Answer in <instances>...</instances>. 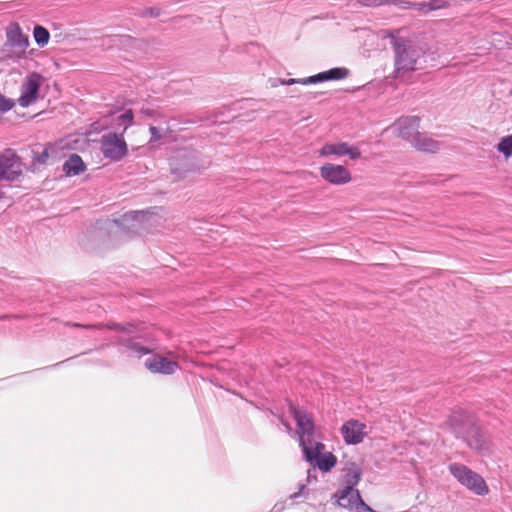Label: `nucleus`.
Masks as SVG:
<instances>
[{"mask_svg": "<svg viewBox=\"0 0 512 512\" xmlns=\"http://www.w3.org/2000/svg\"><path fill=\"white\" fill-rule=\"evenodd\" d=\"M167 130H168V127L164 131V129H162V128L150 125V127H149V131L151 133L150 142H157V141L161 140L166 135Z\"/></svg>", "mask_w": 512, "mask_h": 512, "instance_id": "obj_27", "label": "nucleus"}, {"mask_svg": "<svg viewBox=\"0 0 512 512\" xmlns=\"http://www.w3.org/2000/svg\"><path fill=\"white\" fill-rule=\"evenodd\" d=\"M15 105L14 100L5 97L0 94V116L8 111H10Z\"/></svg>", "mask_w": 512, "mask_h": 512, "instance_id": "obj_28", "label": "nucleus"}, {"mask_svg": "<svg viewBox=\"0 0 512 512\" xmlns=\"http://www.w3.org/2000/svg\"><path fill=\"white\" fill-rule=\"evenodd\" d=\"M337 502L339 506L349 510H357L363 508L367 511H372L362 500L360 493L357 489H344L342 488L336 493Z\"/></svg>", "mask_w": 512, "mask_h": 512, "instance_id": "obj_16", "label": "nucleus"}, {"mask_svg": "<svg viewBox=\"0 0 512 512\" xmlns=\"http://www.w3.org/2000/svg\"><path fill=\"white\" fill-rule=\"evenodd\" d=\"M134 123V114L131 109L124 110L121 114L113 117L112 126L114 132L121 133L124 136L126 130Z\"/></svg>", "mask_w": 512, "mask_h": 512, "instance_id": "obj_22", "label": "nucleus"}, {"mask_svg": "<svg viewBox=\"0 0 512 512\" xmlns=\"http://www.w3.org/2000/svg\"><path fill=\"white\" fill-rule=\"evenodd\" d=\"M319 153L321 156L348 155L352 160H356L361 156V152L358 147L350 146L346 142L327 143L320 149Z\"/></svg>", "mask_w": 512, "mask_h": 512, "instance_id": "obj_17", "label": "nucleus"}, {"mask_svg": "<svg viewBox=\"0 0 512 512\" xmlns=\"http://www.w3.org/2000/svg\"><path fill=\"white\" fill-rule=\"evenodd\" d=\"M6 35L8 45L16 49L14 52L16 56L19 58L24 56L29 46V38L27 35L23 34L19 24H10L7 28Z\"/></svg>", "mask_w": 512, "mask_h": 512, "instance_id": "obj_15", "label": "nucleus"}, {"mask_svg": "<svg viewBox=\"0 0 512 512\" xmlns=\"http://www.w3.org/2000/svg\"><path fill=\"white\" fill-rule=\"evenodd\" d=\"M21 172V162L15 153L7 151L0 155V180L13 181Z\"/></svg>", "mask_w": 512, "mask_h": 512, "instance_id": "obj_13", "label": "nucleus"}, {"mask_svg": "<svg viewBox=\"0 0 512 512\" xmlns=\"http://www.w3.org/2000/svg\"><path fill=\"white\" fill-rule=\"evenodd\" d=\"M107 328L117 332L115 344L121 348L123 353H127L129 356L141 357L151 352L150 348L145 347L136 339L135 327L132 324L109 323Z\"/></svg>", "mask_w": 512, "mask_h": 512, "instance_id": "obj_3", "label": "nucleus"}, {"mask_svg": "<svg viewBox=\"0 0 512 512\" xmlns=\"http://www.w3.org/2000/svg\"><path fill=\"white\" fill-rule=\"evenodd\" d=\"M306 488V485L305 484H300L299 485V490L293 494L290 495V499H297L299 498L300 496H302L304 494V490Z\"/></svg>", "mask_w": 512, "mask_h": 512, "instance_id": "obj_31", "label": "nucleus"}, {"mask_svg": "<svg viewBox=\"0 0 512 512\" xmlns=\"http://www.w3.org/2000/svg\"><path fill=\"white\" fill-rule=\"evenodd\" d=\"M294 419L297 424V432L299 434V443L306 460H311L315 454L312 446L318 443L314 438V423L309 414L303 410L291 408Z\"/></svg>", "mask_w": 512, "mask_h": 512, "instance_id": "obj_4", "label": "nucleus"}, {"mask_svg": "<svg viewBox=\"0 0 512 512\" xmlns=\"http://www.w3.org/2000/svg\"><path fill=\"white\" fill-rule=\"evenodd\" d=\"M391 44L394 51V73L396 78H402L406 74L422 69L426 62L425 49L420 44L391 35Z\"/></svg>", "mask_w": 512, "mask_h": 512, "instance_id": "obj_1", "label": "nucleus"}, {"mask_svg": "<svg viewBox=\"0 0 512 512\" xmlns=\"http://www.w3.org/2000/svg\"><path fill=\"white\" fill-rule=\"evenodd\" d=\"M147 12L152 17H157L159 15V9L156 8H150Z\"/></svg>", "mask_w": 512, "mask_h": 512, "instance_id": "obj_32", "label": "nucleus"}, {"mask_svg": "<svg viewBox=\"0 0 512 512\" xmlns=\"http://www.w3.org/2000/svg\"><path fill=\"white\" fill-rule=\"evenodd\" d=\"M411 145L419 151L428 152V153H436L440 150L442 144L430 137L425 133H418L414 140H412Z\"/></svg>", "mask_w": 512, "mask_h": 512, "instance_id": "obj_20", "label": "nucleus"}, {"mask_svg": "<svg viewBox=\"0 0 512 512\" xmlns=\"http://www.w3.org/2000/svg\"><path fill=\"white\" fill-rule=\"evenodd\" d=\"M101 151L105 158L120 161L127 152L128 147L121 133L109 132L101 138Z\"/></svg>", "mask_w": 512, "mask_h": 512, "instance_id": "obj_8", "label": "nucleus"}, {"mask_svg": "<svg viewBox=\"0 0 512 512\" xmlns=\"http://www.w3.org/2000/svg\"><path fill=\"white\" fill-rule=\"evenodd\" d=\"M85 168L83 160L77 154H72L63 165V170L68 176L79 175Z\"/></svg>", "mask_w": 512, "mask_h": 512, "instance_id": "obj_23", "label": "nucleus"}, {"mask_svg": "<svg viewBox=\"0 0 512 512\" xmlns=\"http://www.w3.org/2000/svg\"><path fill=\"white\" fill-rule=\"evenodd\" d=\"M349 75V70L344 67H336L332 68L330 70L320 72L316 75L309 76L307 78H301V79H275L272 83V86H277L278 84L281 85H292V84H316L319 82L324 81H332V80H342L345 79Z\"/></svg>", "mask_w": 512, "mask_h": 512, "instance_id": "obj_7", "label": "nucleus"}, {"mask_svg": "<svg viewBox=\"0 0 512 512\" xmlns=\"http://www.w3.org/2000/svg\"><path fill=\"white\" fill-rule=\"evenodd\" d=\"M43 81L44 78L36 72L26 76L21 85V94L18 98V103L21 107H28L36 102Z\"/></svg>", "mask_w": 512, "mask_h": 512, "instance_id": "obj_10", "label": "nucleus"}, {"mask_svg": "<svg viewBox=\"0 0 512 512\" xmlns=\"http://www.w3.org/2000/svg\"><path fill=\"white\" fill-rule=\"evenodd\" d=\"M362 469L355 463L349 464L344 469L342 484L344 489H356L355 487L361 480Z\"/></svg>", "mask_w": 512, "mask_h": 512, "instance_id": "obj_21", "label": "nucleus"}, {"mask_svg": "<svg viewBox=\"0 0 512 512\" xmlns=\"http://www.w3.org/2000/svg\"><path fill=\"white\" fill-rule=\"evenodd\" d=\"M497 150L502 153L505 158L512 156V134L503 137L496 146Z\"/></svg>", "mask_w": 512, "mask_h": 512, "instance_id": "obj_26", "label": "nucleus"}, {"mask_svg": "<svg viewBox=\"0 0 512 512\" xmlns=\"http://www.w3.org/2000/svg\"><path fill=\"white\" fill-rule=\"evenodd\" d=\"M171 172L179 178H185L188 173L200 171L201 165L193 153L179 152L170 162Z\"/></svg>", "mask_w": 512, "mask_h": 512, "instance_id": "obj_9", "label": "nucleus"}, {"mask_svg": "<svg viewBox=\"0 0 512 512\" xmlns=\"http://www.w3.org/2000/svg\"><path fill=\"white\" fill-rule=\"evenodd\" d=\"M360 5L365 7H379L384 5H394L402 10L415 9L422 14L430 11L447 7L446 0H429L423 2H411L408 0H356Z\"/></svg>", "mask_w": 512, "mask_h": 512, "instance_id": "obj_5", "label": "nucleus"}, {"mask_svg": "<svg viewBox=\"0 0 512 512\" xmlns=\"http://www.w3.org/2000/svg\"><path fill=\"white\" fill-rule=\"evenodd\" d=\"M35 42L40 46L44 47L47 45L50 34L49 31L41 25H36L33 31Z\"/></svg>", "mask_w": 512, "mask_h": 512, "instance_id": "obj_25", "label": "nucleus"}, {"mask_svg": "<svg viewBox=\"0 0 512 512\" xmlns=\"http://www.w3.org/2000/svg\"><path fill=\"white\" fill-rule=\"evenodd\" d=\"M420 118L418 116H405L399 118L391 126L393 133L405 139L410 144L415 139L416 134L419 133Z\"/></svg>", "mask_w": 512, "mask_h": 512, "instance_id": "obj_11", "label": "nucleus"}, {"mask_svg": "<svg viewBox=\"0 0 512 512\" xmlns=\"http://www.w3.org/2000/svg\"><path fill=\"white\" fill-rule=\"evenodd\" d=\"M449 424L456 436L463 438L470 448L478 451L486 449L485 436L469 414L462 410L455 411L449 419Z\"/></svg>", "mask_w": 512, "mask_h": 512, "instance_id": "obj_2", "label": "nucleus"}, {"mask_svg": "<svg viewBox=\"0 0 512 512\" xmlns=\"http://www.w3.org/2000/svg\"><path fill=\"white\" fill-rule=\"evenodd\" d=\"M345 443L356 445L363 441L368 434L367 425L356 419L346 421L341 427Z\"/></svg>", "mask_w": 512, "mask_h": 512, "instance_id": "obj_12", "label": "nucleus"}, {"mask_svg": "<svg viewBox=\"0 0 512 512\" xmlns=\"http://www.w3.org/2000/svg\"><path fill=\"white\" fill-rule=\"evenodd\" d=\"M324 449V444L315 443L312 446V451H315L314 456L311 460H307L310 463H315V465L323 472L330 471L337 463V458L332 453L321 454V451Z\"/></svg>", "mask_w": 512, "mask_h": 512, "instance_id": "obj_19", "label": "nucleus"}, {"mask_svg": "<svg viewBox=\"0 0 512 512\" xmlns=\"http://www.w3.org/2000/svg\"><path fill=\"white\" fill-rule=\"evenodd\" d=\"M141 113L150 118H156L159 116V112L151 108H142Z\"/></svg>", "mask_w": 512, "mask_h": 512, "instance_id": "obj_30", "label": "nucleus"}, {"mask_svg": "<svg viewBox=\"0 0 512 512\" xmlns=\"http://www.w3.org/2000/svg\"><path fill=\"white\" fill-rule=\"evenodd\" d=\"M147 212L145 211H130L125 213L121 219L122 224L132 223V227L140 228L143 226L146 219Z\"/></svg>", "mask_w": 512, "mask_h": 512, "instance_id": "obj_24", "label": "nucleus"}, {"mask_svg": "<svg viewBox=\"0 0 512 512\" xmlns=\"http://www.w3.org/2000/svg\"><path fill=\"white\" fill-rule=\"evenodd\" d=\"M49 158V148L46 147L41 153H38L35 157L36 161L40 164L47 163Z\"/></svg>", "mask_w": 512, "mask_h": 512, "instance_id": "obj_29", "label": "nucleus"}, {"mask_svg": "<svg viewBox=\"0 0 512 512\" xmlns=\"http://www.w3.org/2000/svg\"><path fill=\"white\" fill-rule=\"evenodd\" d=\"M145 367L152 373L170 375L177 370L178 363L161 355H153L146 359Z\"/></svg>", "mask_w": 512, "mask_h": 512, "instance_id": "obj_18", "label": "nucleus"}, {"mask_svg": "<svg viewBox=\"0 0 512 512\" xmlns=\"http://www.w3.org/2000/svg\"><path fill=\"white\" fill-rule=\"evenodd\" d=\"M321 177L334 185H342L350 182L351 173L342 165L332 163L324 164L320 168Z\"/></svg>", "mask_w": 512, "mask_h": 512, "instance_id": "obj_14", "label": "nucleus"}, {"mask_svg": "<svg viewBox=\"0 0 512 512\" xmlns=\"http://www.w3.org/2000/svg\"><path fill=\"white\" fill-rule=\"evenodd\" d=\"M448 470L461 485L473 491L475 494L485 495L488 493V488L483 477L467 466L460 463H451L448 465Z\"/></svg>", "mask_w": 512, "mask_h": 512, "instance_id": "obj_6", "label": "nucleus"}]
</instances>
